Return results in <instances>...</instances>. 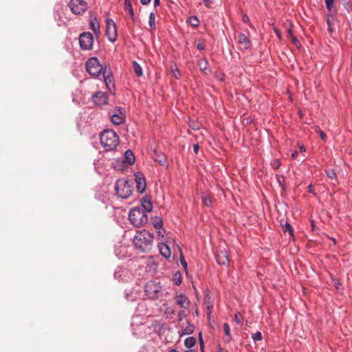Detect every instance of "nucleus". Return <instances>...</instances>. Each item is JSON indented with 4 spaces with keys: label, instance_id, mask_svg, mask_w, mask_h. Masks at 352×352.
Listing matches in <instances>:
<instances>
[{
    "label": "nucleus",
    "instance_id": "obj_1",
    "mask_svg": "<svg viewBox=\"0 0 352 352\" xmlns=\"http://www.w3.org/2000/svg\"><path fill=\"white\" fill-rule=\"evenodd\" d=\"M153 238L151 233L143 230L136 233L133 239V244L139 251L148 252L152 248Z\"/></svg>",
    "mask_w": 352,
    "mask_h": 352
},
{
    "label": "nucleus",
    "instance_id": "obj_2",
    "mask_svg": "<svg viewBox=\"0 0 352 352\" xmlns=\"http://www.w3.org/2000/svg\"><path fill=\"white\" fill-rule=\"evenodd\" d=\"M100 144L106 151H113L115 149L119 142V137L116 133L110 129L103 131L100 134Z\"/></svg>",
    "mask_w": 352,
    "mask_h": 352
},
{
    "label": "nucleus",
    "instance_id": "obj_3",
    "mask_svg": "<svg viewBox=\"0 0 352 352\" xmlns=\"http://www.w3.org/2000/svg\"><path fill=\"white\" fill-rule=\"evenodd\" d=\"M129 220L134 226L140 227L147 223L148 216L142 209L135 208L129 211Z\"/></svg>",
    "mask_w": 352,
    "mask_h": 352
},
{
    "label": "nucleus",
    "instance_id": "obj_4",
    "mask_svg": "<svg viewBox=\"0 0 352 352\" xmlns=\"http://www.w3.org/2000/svg\"><path fill=\"white\" fill-rule=\"evenodd\" d=\"M115 189L118 197L122 199H127L132 194V186L129 181L124 179H118Z\"/></svg>",
    "mask_w": 352,
    "mask_h": 352
},
{
    "label": "nucleus",
    "instance_id": "obj_5",
    "mask_svg": "<svg viewBox=\"0 0 352 352\" xmlns=\"http://www.w3.org/2000/svg\"><path fill=\"white\" fill-rule=\"evenodd\" d=\"M144 292L148 298L157 299L161 294L162 286L155 281H148L144 286Z\"/></svg>",
    "mask_w": 352,
    "mask_h": 352
},
{
    "label": "nucleus",
    "instance_id": "obj_6",
    "mask_svg": "<svg viewBox=\"0 0 352 352\" xmlns=\"http://www.w3.org/2000/svg\"><path fill=\"white\" fill-rule=\"evenodd\" d=\"M85 66L88 73L95 77L99 76L103 73L104 69L96 57L89 58L86 62Z\"/></svg>",
    "mask_w": 352,
    "mask_h": 352
},
{
    "label": "nucleus",
    "instance_id": "obj_7",
    "mask_svg": "<svg viewBox=\"0 0 352 352\" xmlns=\"http://www.w3.org/2000/svg\"><path fill=\"white\" fill-rule=\"evenodd\" d=\"M138 329L140 331H144L145 334H151L152 332H154L160 336L163 329V324L160 321L155 320L150 325L146 324H140Z\"/></svg>",
    "mask_w": 352,
    "mask_h": 352
},
{
    "label": "nucleus",
    "instance_id": "obj_8",
    "mask_svg": "<svg viewBox=\"0 0 352 352\" xmlns=\"http://www.w3.org/2000/svg\"><path fill=\"white\" fill-rule=\"evenodd\" d=\"M80 47L82 50H90L93 47L94 37L90 32H82L79 36Z\"/></svg>",
    "mask_w": 352,
    "mask_h": 352
},
{
    "label": "nucleus",
    "instance_id": "obj_9",
    "mask_svg": "<svg viewBox=\"0 0 352 352\" xmlns=\"http://www.w3.org/2000/svg\"><path fill=\"white\" fill-rule=\"evenodd\" d=\"M69 7L74 14H81L86 11L87 5L83 0H70Z\"/></svg>",
    "mask_w": 352,
    "mask_h": 352
},
{
    "label": "nucleus",
    "instance_id": "obj_10",
    "mask_svg": "<svg viewBox=\"0 0 352 352\" xmlns=\"http://www.w3.org/2000/svg\"><path fill=\"white\" fill-rule=\"evenodd\" d=\"M111 120L117 125L123 123L125 120V110L120 107H116L111 116Z\"/></svg>",
    "mask_w": 352,
    "mask_h": 352
},
{
    "label": "nucleus",
    "instance_id": "obj_11",
    "mask_svg": "<svg viewBox=\"0 0 352 352\" xmlns=\"http://www.w3.org/2000/svg\"><path fill=\"white\" fill-rule=\"evenodd\" d=\"M106 35L111 42H115L117 38L116 25L111 19H107Z\"/></svg>",
    "mask_w": 352,
    "mask_h": 352
},
{
    "label": "nucleus",
    "instance_id": "obj_12",
    "mask_svg": "<svg viewBox=\"0 0 352 352\" xmlns=\"http://www.w3.org/2000/svg\"><path fill=\"white\" fill-rule=\"evenodd\" d=\"M215 258L217 263L220 265L228 266L230 264L228 254L226 250L217 252Z\"/></svg>",
    "mask_w": 352,
    "mask_h": 352
},
{
    "label": "nucleus",
    "instance_id": "obj_13",
    "mask_svg": "<svg viewBox=\"0 0 352 352\" xmlns=\"http://www.w3.org/2000/svg\"><path fill=\"white\" fill-rule=\"evenodd\" d=\"M136 188L139 192L142 193L145 191L146 182L144 176L140 173L135 174Z\"/></svg>",
    "mask_w": 352,
    "mask_h": 352
},
{
    "label": "nucleus",
    "instance_id": "obj_14",
    "mask_svg": "<svg viewBox=\"0 0 352 352\" xmlns=\"http://www.w3.org/2000/svg\"><path fill=\"white\" fill-rule=\"evenodd\" d=\"M93 102L98 106L107 104V95L102 91L96 93L92 97Z\"/></svg>",
    "mask_w": 352,
    "mask_h": 352
},
{
    "label": "nucleus",
    "instance_id": "obj_15",
    "mask_svg": "<svg viewBox=\"0 0 352 352\" xmlns=\"http://www.w3.org/2000/svg\"><path fill=\"white\" fill-rule=\"evenodd\" d=\"M180 327L181 332L179 333V336L191 334L194 331V326L187 320L184 322L182 324H180Z\"/></svg>",
    "mask_w": 352,
    "mask_h": 352
},
{
    "label": "nucleus",
    "instance_id": "obj_16",
    "mask_svg": "<svg viewBox=\"0 0 352 352\" xmlns=\"http://www.w3.org/2000/svg\"><path fill=\"white\" fill-rule=\"evenodd\" d=\"M238 43L243 46L244 49L248 50L250 48L251 42L249 38L243 33H239L237 35Z\"/></svg>",
    "mask_w": 352,
    "mask_h": 352
},
{
    "label": "nucleus",
    "instance_id": "obj_17",
    "mask_svg": "<svg viewBox=\"0 0 352 352\" xmlns=\"http://www.w3.org/2000/svg\"><path fill=\"white\" fill-rule=\"evenodd\" d=\"M90 28L93 30L96 36L100 34V23L96 18H91L89 21Z\"/></svg>",
    "mask_w": 352,
    "mask_h": 352
},
{
    "label": "nucleus",
    "instance_id": "obj_18",
    "mask_svg": "<svg viewBox=\"0 0 352 352\" xmlns=\"http://www.w3.org/2000/svg\"><path fill=\"white\" fill-rule=\"evenodd\" d=\"M158 248L160 250V254L164 257V258H169L171 255V252L169 246L164 243H160L158 245Z\"/></svg>",
    "mask_w": 352,
    "mask_h": 352
},
{
    "label": "nucleus",
    "instance_id": "obj_19",
    "mask_svg": "<svg viewBox=\"0 0 352 352\" xmlns=\"http://www.w3.org/2000/svg\"><path fill=\"white\" fill-rule=\"evenodd\" d=\"M177 305H180V307L184 309H188L190 305V300L186 296L181 294L177 295Z\"/></svg>",
    "mask_w": 352,
    "mask_h": 352
},
{
    "label": "nucleus",
    "instance_id": "obj_20",
    "mask_svg": "<svg viewBox=\"0 0 352 352\" xmlns=\"http://www.w3.org/2000/svg\"><path fill=\"white\" fill-rule=\"evenodd\" d=\"M177 250L179 252V261L180 264L182 266V268L186 274V275L188 276V263L183 255L182 252L181 251L180 248L177 245Z\"/></svg>",
    "mask_w": 352,
    "mask_h": 352
},
{
    "label": "nucleus",
    "instance_id": "obj_21",
    "mask_svg": "<svg viewBox=\"0 0 352 352\" xmlns=\"http://www.w3.org/2000/svg\"><path fill=\"white\" fill-rule=\"evenodd\" d=\"M142 207L143 208V211L146 213V212H149L153 209V205L151 200L146 197H144L142 200Z\"/></svg>",
    "mask_w": 352,
    "mask_h": 352
},
{
    "label": "nucleus",
    "instance_id": "obj_22",
    "mask_svg": "<svg viewBox=\"0 0 352 352\" xmlns=\"http://www.w3.org/2000/svg\"><path fill=\"white\" fill-rule=\"evenodd\" d=\"M208 62L206 59L202 58L198 61V66L199 69L205 74L210 73V70L208 69Z\"/></svg>",
    "mask_w": 352,
    "mask_h": 352
},
{
    "label": "nucleus",
    "instance_id": "obj_23",
    "mask_svg": "<svg viewBox=\"0 0 352 352\" xmlns=\"http://www.w3.org/2000/svg\"><path fill=\"white\" fill-rule=\"evenodd\" d=\"M124 159L129 165H132L135 162V156L131 150H127L124 153Z\"/></svg>",
    "mask_w": 352,
    "mask_h": 352
},
{
    "label": "nucleus",
    "instance_id": "obj_24",
    "mask_svg": "<svg viewBox=\"0 0 352 352\" xmlns=\"http://www.w3.org/2000/svg\"><path fill=\"white\" fill-rule=\"evenodd\" d=\"M151 224L156 230H159L162 228L163 223H162V220L160 217H154L151 218Z\"/></svg>",
    "mask_w": 352,
    "mask_h": 352
},
{
    "label": "nucleus",
    "instance_id": "obj_25",
    "mask_svg": "<svg viewBox=\"0 0 352 352\" xmlns=\"http://www.w3.org/2000/svg\"><path fill=\"white\" fill-rule=\"evenodd\" d=\"M107 68L105 67L104 71H103V76H104V82L106 84V86L107 87V88L109 89V90H111L110 89V84L111 83V78H112V76L111 75H109V74H107Z\"/></svg>",
    "mask_w": 352,
    "mask_h": 352
},
{
    "label": "nucleus",
    "instance_id": "obj_26",
    "mask_svg": "<svg viewBox=\"0 0 352 352\" xmlns=\"http://www.w3.org/2000/svg\"><path fill=\"white\" fill-rule=\"evenodd\" d=\"M196 343V340L194 337L190 336L185 339L184 344L186 348L190 349L192 348Z\"/></svg>",
    "mask_w": 352,
    "mask_h": 352
},
{
    "label": "nucleus",
    "instance_id": "obj_27",
    "mask_svg": "<svg viewBox=\"0 0 352 352\" xmlns=\"http://www.w3.org/2000/svg\"><path fill=\"white\" fill-rule=\"evenodd\" d=\"M133 69L137 76L140 77L142 76V67L136 61L133 62Z\"/></svg>",
    "mask_w": 352,
    "mask_h": 352
},
{
    "label": "nucleus",
    "instance_id": "obj_28",
    "mask_svg": "<svg viewBox=\"0 0 352 352\" xmlns=\"http://www.w3.org/2000/svg\"><path fill=\"white\" fill-rule=\"evenodd\" d=\"M187 21L193 28H197L199 25V21L196 16H191L188 17Z\"/></svg>",
    "mask_w": 352,
    "mask_h": 352
},
{
    "label": "nucleus",
    "instance_id": "obj_29",
    "mask_svg": "<svg viewBox=\"0 0 352 352\" xmlns=\"http://www.w3.org/2000/svg\"><path fill=\"white\" fill-rule=\"evenodd\" d=\"M282 228L284 232H288L290 236L293 235L294 229L289 223L286 222L284 224H282Z\"/></svg>",
    "mask_w": 352,
    "mask_h": 352
},
{
    "label": "nucleus",
    "instance_id": "obj_30",
    "mask_svg": "<svg viewBox=\"0 0 352 352\" xmlns=\"http://www.w3.org/2000/svg\"><path fill=\"white\" fill-rule=\"evenodd\" d=\"M140 352H157L155 347L151 343L145 344Z\"/></svg>",
    "mask_w": 352,
    "mask_h": 352
},
{
    "label": "nucleus",
    "instance_id": "obj_31",
    "mask_svg": "<svg viewBox=\"0 0 352 352\" xmlns=\"http://www.w3.org/2000/svg\"><path fill=\"white\" fill-rule=\"evenodd\" d=\"M124 9L129 11L131 18L134 16V12L130 0H124Z\"/></svg>",
    "mask_w": 352,
    "mask_h": 352
},
{
    "label": "nucleus",
    "instance_id": "obj_32",
    "mask_svg": "<svg viewBox=\"0 0 352 352\" xmlns=\"http://www.w3.org/2000/svg\"><path fill=\"white\" fill-rule=\"evenodd\" d=\"M148 24L151 30H155V16L153 12L150 13Z\"/></svg>",
    "mask_w": 352,
    "mask_h": 352
},
{
    "label": "nucleus",
    "instance_id": "obj_33",
    "mask_svg": "<svg viewBox=\"0 0 352 352\" xmlns=\"http://www.w3.org/2000/svg\"><path fill=\"white\" fill-rule=\"evenodd\" d=\"M223 329L225 332V334L227 337H228V340H226V342H229L232 340V336L230 335V328L228 323H223Z\"/></svg>",
    "mask_w": 352,
    "mask_h": 352
},
{
    "label": "nucleus",
    "instance_id": "obj_34",
    "mask_svg": "<svg viewBox=\"0 0 352 352\" xmlns=\"http://www.w3.org/2000/svg\"><path fill=\"white\" fill-rule=\"evenodd\" d=\"M201 200H202V202L203 204L207 206V207H210L212 206V200L210 199V197L209 196H208L207 195H205V194H203L201 195Z\"/></svg>",
    "mask_w": 352,
    "mask_h": 352
},
{
    "label": "nucleus",
    "instance_id": "obj_35",
    "mask_svg": "<svg viewBox=\"0 0 352 352\" xmlns=\"http://www.w3.org/2000/svg\"><path fill=\"white\" fill-rule=\"evenodd\" d=\"M156 158L155 159V161L158 162L162 166H166L167 165V160L166 157V155H155Z\"/></svg>",
    "mask_w": 352,
    "mask_h": 352
},
{
    "label": "nucleus",
    "instance_id": "obj_36",
    "mask_svg": "<svg viewBox=\"0 0 352 352\" xmlns=\"http://www.w3.org/2000/svg\"><path fill=\"white\" fill-rule=\"evenodd\" d=\"M252 338L254 342L261 341L263 339L262 333L260 331L252 334Z\"/></svg>",
    "mask_w": 352,
    "mask_h": 352
},
{
    "label": "nucleus",
    "instance_id": "obj_37",
    "mask_svg": "<svg viewBox=\"0 0 352 352\" xmlns=\"http://www.w3.org/2000/svg\"><path fill=\"white\" fill-rule=\"evenodd\" d=\"M315 129H316V131L319 134L321 140H323L324 142H325L327 140V137H326V135L324 133V131H322L318 126H315Z\"/></svg>",
    "mask_w": 352,
    "mask_h": 352
},
{
    "label": "nucleus",
    "instance_id": "obj_38",
    "mask_svg": "<svg viewBox=\"0 0 352 352\" xmlns=\"http://www.w3.org/2000/svg\"><path fill=\"white\" fill-rule=\"evenodd\" d=\"M326 173H327V175L328 176V177L331 179H335L336 177V174L333 169L329 168V169L327 170Z\"/></svg>",
    "mask_w": 352,
    "mask_h": 352
},
{
    "label": "nucleus",
    "instance_id": "obj_39",
    "mask_svg": "<svg viewBox=\"0 0 352 352\" xmlns=\"http://www.w3.org/2000/svg\"><path fill=\"white\" fill-rule=\"evenodd\" d=\"M324 2L327 9L331 11L333 6L334 0H324Z\"/></svg>",
    "mask_w": 352,
    "mask_h": 352
},
{
    "label": "nucleus",
    "instance_id": "obj_40",
    "mask_svg": "<svg viewBox=\"0 0 352 352\" xmlns=\"http://www.w3.org/2000/svg\"><path fill=\"white\" fill-rule=\"evenodd\" d=\"M280 166V161L279 160H276L272 163V166L275 169H278Z\"/></svg>",
    "mask_w": 352,
    "mask_h": 352
},
{
    "label": "nucleus",
    "instance_id": "obj_41",
    "mask_svg": "<svg viewBox=\"0 0 352 352\" xmlns=\"http://www.w3.org/2000/svg\"><path fill=\"white\" fill-rule=\"evenodd\" d=\"M204 6L207 8H210L213 3V0H203Z\"/></svg>",
    "mask_w": 352,
    "mask_h": 352
},
{
    "label": "nucleus",
    "instance_id": "obj_42",
    "mask_svg": "<svg viewBox=\"0 0 352 352\" xmlns=\"http://www.w3.org/2000/svg\"><path fill=\"white\" fill-rule=\"evenodd\" d=\"M186 316L185 311H179L177 314V317L179 320H182V318Z\"/></svg>",
    "mask_w": 352,
    "mask_h": 352
},
{
    "label": "nucleus",
    "instance_id": "obj_43",
    "mask_svg": "<svg viewBox=\"0 0 352 352\" xmlns=\"http://www.w3.org/2000/svg\"><path fill=\"white\" fill-rule=\"evenodd\" d=\"M274 32L276 35L278 37V38H281V31L278 28H274Z\"/></svg>",
    "mask_w": 352,
    "mask_h": 352
},
{
    "label": "nucleus",
    "instance_id": "obj_44",
    "mask_svg": "<svg viewBox=\"0 0 352 352\" xmlns=\"http://www.w3.org/2000/svg\"><path fill=\"white\" fill-rule=\"evenodd\" d=\"M197 48L200 51L204 50L205 48V45L202 43H199L197 44Z\"/></svg>",
    "mask_w": 352,
    "mask_h": 352
},
{
    "label": "nucleus",
    "instance_id": "obj_45",
    "mask_svg": "<svg viewBox=\"0 0 352 352\" xmlns=\"http://www.w3.org/2000/svg\"><path fill=\"white\" fill-rule=\"evenodd\" d=\"M242 20L244 23H248L250 22V19L247 14H243Z\"/></svg>",
    "mask_w": 352,
    "mask_h": 352
},
{
    "label": "nucleus",
    "instance_id": "obj_46",
    "mask_svg": "<svg viewBox=\"0 0 352 352\" xmlns=\"http://www.w3.org/2000/svg\"><path fill=\"white\" fill-rule=\"evenodd\" d=\"M182 283V276L181 274L177 272V285Z\"/></svg>",
    "mask_w": 352,
    "mask_h": 352
},
{
    "label": "nucleus",
    "instance_id": "obj_47",
    "mask_svg": "<svg viewBox=\"0 0 352 352\" xmlns=\"http://www.w3.org/2000/svg\"><path fill=\"white\" fill-rule=\"evenodd\" d=\"M234 320L235 322L237 323V324H241V320L240 319V318L239 317L238 314H235V317H234Z\"/></svg>",
    "mask_w": 352,
    "mask_h": 352
},
{
    "label": "nucleus",
    "instance_id": "obj_48",
    "mask_svg": "<svg viewBox=\"0 0 352 352\" xmlns=\"http://www.w3.org/2000/svg\"><path fill=\"white\" fill-rule=\"evenodd\" d=\"M199 342H200V344H201V347L203 348L204 347V341H203L202 338H201V333H199Z\"/></svg>",
    "mask_w": 352,
    "mask_h": 352
},
{
    "label": "nucleus",
    "instance_id": "obj_49",
    "mask_svg": "<svg viewBox=\"0 0 352 352\" xmlns=\"http://www.w3.org/2000/svg\"><path fill=\"white\" fill-rule=\"evenodd\" d=\"M157 235H158L159 236H164V235H163V232H164L163 229H162V228H161V229L157 230Z\"/></svg>",
    "mask_w": 352,
    "mask_h": 352
},
{
    "label": "nucleus",
    "instance_id": "obj_50",
    "mask_svg": "<svg viewBox=\"0 0 352 352\" xmlns=\"http://www.w3.org/2000/svg\"><path fill=\"white\" fill-rule=\"evenodd\" d=\"M292 41L293 43L295 44V45H297L299 42H298V40L297 39V38L295 36H292Z\"/></svg>",
    "mask_w": 352,
    "mask_h": 352
},
{
    "label": "nucleus",
    "instance_id": "obj_51",
    "mask_svg": "<svg viewBox=\"0 0 352 352\" xmlns=\"http://www.w3.org/2000/svg\"><path fill=\"white\" fill-rule=\"evenodd\" d=\"M151 0H140L142 5H147L151 2Z\"/></svg>",
    "mask_w": 352,
    "mask_h": 352
},
{
    "label": "nucleus",
    "instance_id": "obj_52",
    "mask_svg": "<svg viewBox=\"0 0 352 352\" xmlns=\"http://www.w3.org/2000/svg\"><path fill=\"white\" fill-rule=\"evenodd\" d=\"M297 156H298V151H293V152L292 153V157L293 159L296 158V157H297Z\"/></svg>",
    "mask_w": 352,
    "mask_h": 352
},
{
    "label": "nucleus",
    "instance_id": "obj_53",
    "mask_svg": "<svg viewBox=\"0 0 352 352\" xmlns=\"http://www.w3.org/2000/svg\"><path fill=\"white\" fill-rule=\"evenodd\" d=\"M308 191L310 193H314V186L312 185L308 186Z\"/></svg>",
    "mask_w": 352,
    "mask_h": 352
},
{
    "label": "nucleus",
    "instance_id": "obj_54",
    "mask_svg": "<svg viewBox=\"0 0 352 352\" xmlns=\"http://www.w3.org/2000/svg\"><path fill=\"white\" fill-rule=\"evenodd\" d=\"M198 150H199V145L198 144H195L193 146V151H194V152L197 153Z\"/></svg>",
    "mask_w": 352,
    "mask_h": 352
},
{
    "label": "nucleus",
    "instance_id": "obj_55",
    "mask_svg": "<svg viewBox=\"0 0 352 352\" xmlns=\"http://www.w3.org/2000/svg\"><path fill=\"white\" fill-rule=\"evenodd\" d=\"M287 33H288V35H289L291 38H292V36H294V34H293V32H292V30L291 28H289V29L287 30Z\"/></svg>",
    "mask_w": 352,
    "mask_h": 352
},
{
    "label": "nucleus",
    "instance_id": "obj_56",
    "mask_svg": "<svg viewBox=\"0 0 352 352\" xmlns=\"http://www.w3.org/2000/svg\"><path fill=\"white\" fill-rule=\"evenodd\" d=\"M299 148L301 152H305L306 151L305 146L304 145H300Z\"/></svg>",
    "mask_w": 352,
    "mask_h": 352
},
{
    "label": "nucleus",
    "instance_id": "obj_57",
    "mask_svg": "<svg viewBox=\"0 0 352 352\" xmlns=\"http://www.w3.org/2000/svg\"><path fill=\"white\" fill-rule=\"evenodd\" d=\"M160 5V0H154V6L157 7Z\"/></svg>",
    "mask_w": 352,
    "mask_h": 352
},
{
    "label": "nucleus",
    "instance_id": "obj_58",
    "mask_svg": "<svg viewBox=\"0 0 352 352\" xmlns=\"http://www.w3.org/2000/svg\"><path fill=\"white\" fill-rule=\"evenodd\" d=\"M176 274L173 276V281L175 282L176 280Z\"/></svg>",
    "mask_w": 352,
    "mask_h": 352
},
{
    "label": "nucleus",
    "instance_id": "obj_59",
    "mask_svg": "<svg viewBox=\"0 0 352 352\" xmlns=\"http://www.w3.org/2000/svg\"><path fill=\"white\" fill-rule=\"evenodd\" d=\"M169 352H176V349H171Z\"/></svg>",
    "mask_w": 352,
    "mask_h": 352
},
{
    "label": "nucleus",
    "instance_id": "obj_60",
    "mask_svg": "<svg viewBox=\"0 0 352 352\" xmlns=\"http://www.w3.org/2000/svg\"><path fill=\"white\" fill-rule=\"evenodd\" d=\"M139 336H140V337H142V338H144V336H143V335H140Z\"/></svg>",
    "mask_w": 352,
    "mask_h": 352
},
{
    "label": "nucleus",
    "instance_id": "obj_61",
    "mask_svg": "<svg viewBox=\"0 0 352 352\" xmlns=\"http://www.w3.org/2000/svg\"><path fill=\"white\" fill-rule=\"evenodd\" d=\"M226 340H228V337L226 336V338L225 341Z\"/></svg>",
    "mask_w": 352,
    "mask_h": 352
}]
</instances>
